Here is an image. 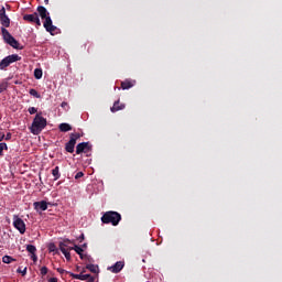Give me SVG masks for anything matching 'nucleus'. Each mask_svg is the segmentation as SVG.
Returning <instances> with one entry per match:
<instances>
[{
    "label": "nucleus",
    "instance_id": "obj_43",
    "mask_svg": "<svg viewBox=\"0 0 282 282\" xmlns=\"http://www.w3.org/2000/svg\"><path fill=\"white\" fill-rule=\"evenodd\" d=\"M87 248V243L82 245V249Z\"/></svg>",
    "mask_w": 282,
    "mask_h": 282
},
{
    "label": "nucleus",
    "instance_id": "obj_10",
    "mask_svg": "<svg viewBox=\"0 0 282 282\" xmlns=\"http://www.w3.org/2000/svg\"><path fill=\"white\" fill-rule=\"evenodd\" d=\"M44 29L46 32H50V34H54L56 32L57 28L53 24L52 18L48 15L47 18H44Z\"/></svg>",
    "mask_w": 282,
    "mask_h": 282
},
{
    "label": "nucleus",
    "instance_id": "obj_22",
    "mask_svg": "<svg viewBox=\"0 0 282 282\" xmlns=\"http://www.w3.org/2000/svg\"><path fill=\"white\" fill-rule=\"evenodd\" d=\"M34 78H36V80H41V78H43V69L35 68L34 69Z\"/></svg>",
    "mask_w": 282,
    "mask_h": 282
},
{
    "label": "nucleus",
    "instance_id": "obj_8",
    "mask_svg": "<svg viewBox=\"0 0 282 282\" xmlns=\"http://www.w3.org/2000/svg\"><path fill=\"white\" fill-rule=\"evenodd\" d=\"M67 243H72V240L64 239L63 242H59V250L64 254L66 261H70L72 260V254L69 253V249H66Z\"/></svg>",
    "mask_w": 282,
    "mask_h": 282
},
{
    "label": "nucleus",
    "instance_id": "obj_37",
    "mask_svg": "<svg viewBox=\"0 0 282 282\" xmlns=\"http://www.w3.org/2000/svg\"><path fill=\"white\" fill-rule=\"evenodd\" d=\"M6 140V134L3 132H0V142H3Z\"/></svg>",
    "mask_w": 282,
    "mask_h": 282
},
{
    "label": "nucleus",
    "instance_id": "obj_9",
    "mask_svg": "<svg viewBox=\"0 0 282 282\" xmlns=\"http://www.w3.org/2000/svg\"><path fill=\"white\" fill-rule=\"evenodd\" d=\"M69 276H72V279H77L78 281H87V282L96 281V276H93L91 274H85L83 272H80L79 274L69 273Z\"/></svg>",
    "mask_w": 282,
    "mask_h": 282
},
{
    "label": "nucleus",
    "instance_id": "obj_27",
    "mask_svg": "<svg viewBox=\"0 0 282 282\" xmlns=\"http://www.w3.org/2000/svg\"><path fill=\"white\" fill-rule=\"evenodd\" d=\"M8 89V82H3L0 84V94H3Z\"/></svg>",
    "mask_w": 282,
    "mask_h": 282
},
{
    "label": "nucleus",
    "instance_id": "obj_17",
    "mask_svg": "<svg viewBox=\"0 0 282 282\" xmlns=\"http://www.w3.org/2000/svg\"><path fill=\"white\" fill-rule=\"evenodd\" d=\"M135 85V80L126 79L121 82V89H131Z\"/></svg>",
    "mask_w": 282,
    "mask_h": 282
},
{
    "label": "nucleus",
    "instance_id": "obj_24",
    "mask_svg": "<svg viewBox=\"0 0 282 282\" xmlns=\"http://www.w3.org/2000/svg\"><path fill=\"white\" fill-rule=\"evenodd\" d=\"M29 94H30V96H33V98H41V94H39V91L34 88H31L29 90Z\"/></svg>",
    "mask_w": 282,
    "mask_h": 282
},
{
    "label": "nucleus",
    "instance_id": "obj_28",
    "mask_svg": "<svg viewBox=\"0 0 282 282\" xmlns=\"http://www.w3.org/2000/svg\"><path fill=\"white\" fill-rule=\"evenodd\" d=\"M48 250H50V252H58V249L56 248V245H54V243H51L48 246Z\"/></svg>",
    "mask_w": 282,
    "mask_h": 282
},
{
    "label": "nucleus",
    "instance_id": "obj_33",
    "mask_svg": "<svg viewBox=\"0 0 282 282\" xmlns=\"http://www.w3.org/2000/svg\"><path fill=\"white\" fill-rule=\"evenodd\" d=\"M79 258L82 259V261H87V260H89V257L87 256V254H85V253H79Z\"/></svg>",
    "mask_w": 282,
    "mask_h": 282
},
{
    "label": "nucleus",
    "instance_id": "obj_41",
    "mask_svg": "<svg viewBox=\"0 0 282 282\" xmlns=\"http://www.w3.org/2000/svg\"><path fill=\"white\" fill-rule=\"evenodd\" d=\"M84 239H85V235L82 234L80 237H79V241L82 242Z\"/></svg>",
    "mask_w": 282,
    "mask_h": 282
},
{
    "label": "nucleus",
    "instance_id": "obj_34",
    "mask_svg": "<svg viewBox=\"0 0 282 282\" xmlns=\"http://www.w3.org/2000/svg\"><path fill=\"white\" fill-rule=\"evenodd\" d=\"M2 17H8V15L6 14V7H2V8L0 9V18H2Z\"/></svg>",
    "mask_w": 282,
    "mask_h": 282
},
{
    "label": "nucleus",
    "instance_id": "obj_7",
    "mask_svg": "<svg viewBox=\"0 0 282 282\" xmlns=\"http://www.w3.org/2000/svg\"><path fill=\"white\" fill-rule=\"evenodd\" d=\"M13 228L19 230L20 235H25V221H23L18 215L13 216Z\"/></svg>",
    "mask_w": 282,
    "mask_h": 282
},
{
    "label": "nucleus",
    "instance_id": "obj_4",
    "mask_svg": "<svg viewBox=\"0 0 282 282\" xmlns=\"http://www.w3.org/2000/svg\"><path fill=\"white\" fill-rule=\"evenodd\" d=\"M19 61H21V56H19V54L8 55L3 59H1L0 69L3 70L7 67H10V65H12V63H17Z\"/></svg>",
    "mask_w": 282,
    "mask_h": 282
},
{
    "label": "nucleus",
    "instance_id": "obj_21",
    "mask_svg": "<svg viewBox=\"0 0 282 282\" xmlns=\"http://www.w3.org/2000/svg\"><path fill=\"white\" fill-rule=\"evenodd\" d=\"M86 270H89L93 274H98V265L96 264H87Z\"/></svg>",
    "mask_w": 282,
    "mask_h": 282
},
{
    "label": "nucleus",
    "instance_id": "obj_26",
    "mask_svg": "<svg viewBox=\"0 0 282 282\" xmlns=\"http://www.w3.org/2000/svg\"><path fill=\"white\" fill-rule=\"evenodd\" d=\"M69 250H75L76 253L80 254L82 252H84V250L82 249V247H78L77 245H74V247L69 248Z\"/></svg>",
    "mask_w": 282,
    "mask_h": 282
},
{
    "label": "nucleus",
    "instance_id": "obj_20",
    "mask_svg": "<svg viewBox=\"0 0 282 282\" xmlns=\"http://www.w3.org/2000/svg\"><path fill=\"white\" fill-rule=\"evenodd\" d=\"M52 175H53L55 182H56V180H61V172H59V167L58 166H55L52 170Z\"/></svg>",
    "mask_w": 282,
    "mask_h": 282
},
{
    "label": "nucleus",
    "instance_id": "obj_15",
    "mask_svg": "<svg viewBox=\"0 0 282 282\" xmlns=\"http://www.w3.org/2000/svg\"><path fill=\"white\" fill-rule=\"evenodd\" d=\"M124 104H120V100H117L113 102V106L110 108V111L112 113H116V111H122L124 109Z\"/></svg>",
    "mask_w": 282,
    "mask_h": 282
},
{
    "label": "nucleus",
    "instance_id": "obj_39",
    "mask_svg": "<svg viewBox=\"0 0 282 282\" xmlns=\"http://www.w3.org/2000/svg\"><path fill=\"white\" fill-rule=\"evenodd\" d=\"M48 282H58V279H56V278H51V279L48 280Z\"/></svg>",
    "mask_w": 282,
    "mask_h": 282
},
{
    "label": "nucleus",
    "instance_id": "obj_5",
    "mask_svg": "<svg viewBox=\"0 0 282 282\" xmlns=\"http://www.w3.org/2000/svg\"><path fill=\"white\" fill-rule=\"evenodd\" d=\"M94 147L89 142H82L76 145V154L85 153L87 158L91 156V150Z\"/></svg>",
    "mask_w": 282,
    "mask_h": 282
},
{
    "label": "nucleus",
    "instance_id": "obj_32",
    "mask_svg": "<svg viewBox=\"0 0 282 282\" xmlns=\"http://www.w3.org/2000/svg\"><path fill=\"white\" fill-rule=\"evenodd\" d=\"M39 111V109H36V108H34V107H30L29 108V113L31 115V116H34V113H36Z\"/></svg>",
    "mask_w": 282,
    "mask_h": 282
},
{
    "label": "nucleus",
    "instance_id": "obj_38",
    "mask_svg": "<svg viewBox=\"0 0 282 282\" xmlns=\"http://www.w3.org/2000/svg\"><path fill=\"white\" fill-rule=\"evenodd\" d=\"M69 243H72L74 246V241L70 240V242H66L67 247H65V249L67 248V250H69V248H72V247H69Z\"/></svg>",
    "mask_w": 282,
    "mask_h": 282
},
{
    "label": "nucleus",
    "instance_id": "obj_1",
    "mask_svg": "<svg viewBox=\"0 0 282 282\" xmlns=\"http://www.w3.org/2000/svg\"><path fill=\"white\" fill-rule=\"evenodd\" d=\"M47 127V119H45L43 116H41V112L35 116L32 122L31 127V133L33 135H39Z\"/></svg>",
    "mask_w": 282,
    "mask_h": 282
},
{
    "label": "nucleus",
    "instance_id": "obj_6",
    "mask_svg": "<svg viewBox=\"0 0 282 282\" xmlns=\"http://www.w3.org/2000/svg\"><path fill=\"white\" fill-rule=\"evenodd\" d=\"M77 140H80V133L75 132L69 134V141L65 144V151L67 153H74Z\"/></svg>",
    "mask_w": 282,
    "mask_h": 282
},
{
    "label": "nucleus",
    "instance_id": "obj_23",
    "mask_svg": "<svg viewBox=\"0 0 282 282\" xmlns=\"http://www.w3.org/2000/svg\"><path fill=\"white\" fill-rule=\"evenodd\" d=\"M3 151H8V143H0V158H3Z\"/></svg>",
    "mask_w": 282,
    "mask_h": 282
},
{
    "label": "nucleus",
    "instance_id": "obj_40",
    "mask_svg": "<svg viewBox=\"0 0 282 282\" xmlns=\"http://www.w3.org/2000/svg\"><path fill=\"white\" fill-rule=\"evenodd\" d=\"M61 107H62L63 109H65V107H67V102H66V101H63L62 105H61Z\"/></svg>",
    "mask_w": 282,
    "mask_h": 282
},
{
    "label": "nucleus",
    "instance_id": "obj_30",
    "mask_svg": "<svg viewBox=\"0 0 282 282\" xmlns=\"http://www.w3.org/2000/svg\"><path fill=\"white\" fill-rule=\"evenodd\" d=\"M57 272H58L59 274H72V272L66 271V270L63 269V268H57Z\"/></svg>",
    "mask_w": 282,
    "mask_h": 282
},
{
    "label": "nucleus",
    "instance_id": "obj_18",
    "mask_svg": "<svg viewBox=\"0 0 282 282\" xmlns=\"http://www.w3.org/2000/svg\"><path fill=\"white\" fill-rule=\"evenodd\" d=\"M0 23L1 25L4 28H10V18L8 15H3L2 18H0Z\"/></svg>",
    "mask_w": 282,
    "mask_h": 282
},
{
    "label": "nucleus",
    "instance_id": "obj_19",
    "mask_svg": "<svg viewBox=\"0 0 282 282\" xmlns=\"http://www.w3.org/2000/svg\"><path fill=\"white\" fill-rule=\"evenodd\" d=\"M59 131H62L63 133H67V131H72V127L69 126V123H61L58 126Z\"/></svg>",
    "mask_w": 282,
    "mask_h": 282
},
{
    "label": "nucleus",
    "instance_id": "obj_2",
    "mask_svg": "<svg viewBox=\"0 0 282 282\" xmlns=\"http://www.w3.org/2000/svg\"><path fill=\"white\" fill-rule=\"evenodd\" d=\"M122 221V215L118 212H106L101 217L102 224H111V226H118Z\"/></svg>",
    "mask_w": 282,
    "mask_h": 282
},
{
    "label": "nucleus",
    "instance_id": "obj_44",
    "mask_svg": "<svg viewBox=\"0 0 282 282\" xmlns=\"http://www.w3.org/2000/svg\"><path fill=\"white\" fill-rule=\"evenodd\" d=\"M82 272H83V274H85V269H83V271H82Z\"/></svg>",
    "mask_w": 282,
    "mask_h": 282
},
{
    "label": "nucleus",
    "instance_id": "obj_29",
    "mask_svg": "<svg viewBox=\"0 0 282 282\" xmlns=\"http://www.w3.org/2000/svg\"><path fill=\"white\" fill-rule=\"evenodd\" d=\"M18 274H22V276H25V274H28V268H24L23 270H21V268H19L17 270Z\"/></svg>",
    "mask_w": 282,
    "mask_h": 282
},
{
    "label": "nucleus",
    "instance_id": "obj_13",
    "mask_svg": "<svg viewBox=\"0 0 282 282\" xmlns=\"http://www.w3.org/2000/svg\"><path fill=\"white\" fill-rule=\"evenodd\" d=\"M122 268H124V263L122 261H118L112 267H109L108 270H110L112 274H118Z\"/></svg>",
    "mask_w": 282,
    "mask_h": 282
},
{
    "label": "nucleus",
    "instance_id": "obj_25",
    "mask_svg": "<svg viewBox=\"0 0 282 282\" xmlns=\"http://www.w3.org/2000/svg\"><path fill=\"white\" fill-rule=\"evenodd\" d=\"M12 261H17V260L14 258H12L11 256H3V258H2L3 263H12Z\"/></svg>",
    "mask_w": 282,
    "mask_h": 282
},
{
    "label": "nucleus",
    "instance_id": "obj_42",
    "mask_svg": "<svg viewBox=\"0 0 282 282\" xmlns=\"http://www.w3.org/2000/svg\"><path fill=\"white\" fill-rule=\"evenodd\" d=\"M44 3L47 6L50 3V0H44Z\"/></svg>",
    "mask_w": 282,
    "mask_h": 282
},
{
    "label": "nucleus",
    "instance_id": "obj_14",
    "mask_svg": "<svg viewBox=\"0 0 282 282\" xmlns=\"http://www.w3.org/2000/svg\"><path fill=\"white\" fill-rule=\"evenodd\" d=\"M26 251L30 252L31 259L36 263L39 258L36 257V247L34 245H28Z\"/></svg>",
    "mask_w": 282,
    "mask_h": 282
},
{
    "label": "nucleus",
    "instance_id": "obj_35",
    "mask_svg": "<svg viewBox=\"0 0 282 282\" xmlns=\"http://www.w3.org/2000/svg\"><path fill=\"white\" fill-rule=\"evenodd\" d=\"M85 175V173L83 172H77L75 175V180H80V177H83Z\"/></svg>",
    "mask_w": 282,
    "mask_h": 282
},
{
    "label": "nucleus",
    "instance_id": "obj_3",
    "mask_svg": "<svg viewBox=\"0 0 282 282\" xmlns=\"http://www.w3.org/2000/svg\"><path fill=\"white\" fill-rule=\"evenodd\" d=\"M1 33H2V39H3L4 43H7L11 47H13V50H22L23 48V46H21L19 41H17V39H14V36H12V34H10V31H8V29L2 26Z\"/></svg>",
    "mask_w": 282,
    "mask_h": 282
},
{
    "label": "nucleus",
    "instance_id": "obj_12",
    "mask_svg": "<svg viewBox=\"0 0 282 282\" xmlns=\"http://www.w3.org/2000/svg\"><path fill=\"white\" fill-rule=\"evenodd\" d=\"M33 208L36 210V213H43L47 209V202L41 200L33 203Z\"/></svg>",
    "mask_w": 282,
    "mask_h": 282
},
{
    "label": "nucleus",
    "instance_id": "obj_11",
    "mask_svg": "<svg viewBox=\"0 0 282 282\" xmlns=\"http://www.w3.org/2000/svg\"><path fill=\"white\" fill-rule=\"evenodd\" d=\"M23 21H28V23H36L41 26V19L39 18V13L34 12L33 14H24Z\"/></svg>",
    "mask_w": 282,
    "mask_h": 282
},
{
    "label": "nucleus",
    "instance_id": "obj_36",
    "mask_svg": "<svg viewBox=\"0 0 282 282\" xmlns=\"http://www.w3.org/2000/svg\"><path fill=\"white\" fill-rule=\"evenodd\" d=\"M4 140H12V133L8 132L7 135H4Z\"/></svg>",
    "mask_w": 282,
    "mask_h": 282
},
{
    "label": "nucleus",
    "instance_id": "obj_31",
    "mask_svg": "<svg viewBox=\"0 0 282 282\" xmlns=\"http://www.w3.org/2000/svg\"><path fill=\"white\" fill-rule=\"evenodd\" d=\"M40 272H41L42 276H45V274H47V272H48L47 267H42Z\"/></svg>",
    "mask_w": 282,
    "mask_h": 282
},
{
    "label": "nucleus",
    "instance_id": "obj_16",
    "mask_svg": "<svg viewBox=\"0 0 282 282\" xmlns=\"http://www.w3.org/2000/svg\"><path fill=\"white\" fill-rule=\"evenodd\" d=\"M37 14L41 17V19H46L50 17V12H47V9L43 6L37 7Z\"/></svg>",
    "mask_w": 282,
    "mask_h": 282
}]
</instances>
